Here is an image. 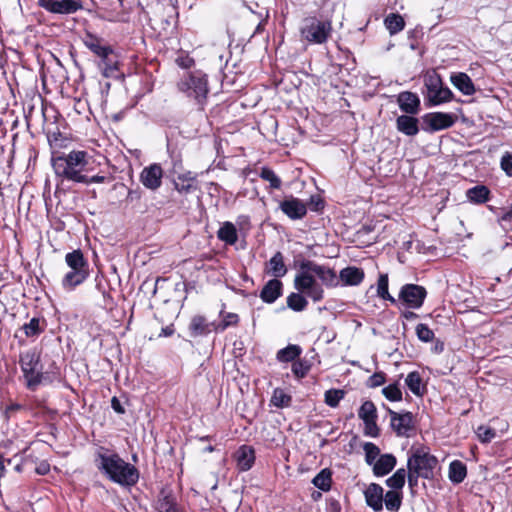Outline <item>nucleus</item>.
I'll return each mask as SVG.
<instances>
[{"label":"nucleus","instance_id":"c85d7f7f","mask_svg":"<svg viewBox=\"0 0 512 512\" xmlns=\"http://www.w3.org/2000/svg\"><path fill=\"white\" fill-rule=\"evenodd\" d=\"M217 236L221 241L229 245H233L238 240L237 230L233 223L224 222L217 232Z\"/></svg>","mask_w":512,"mask_h":512},{"label":"nucleus","instance_id":"a18cd8bd","mask_svg":"<svg viewBox=\"0 0 512 512\" xmlns=\"http://www.w3.org/2000/svg\"><path fill=\"white\" fill-rule=\"evenodd\" d=\"M416 335L420 341L425 343L431 342L434 339V332L423 323L416 326Z\"/></svg>","mask_w":512,"mask_h":512},{"label":"nucleus","instance_id":"6e6552de","mask_svg":"<svg viewBox=\"0 0 512 512\" xmlns=\"http://www.w3.org/2000/svg\"><path fill=\"white\" fill-rule=\"evenodd\" d=\"M294 287L297 291L305 294L314 302H319L324 297V290L321 285L307 269L300 267V271L296 274L294 279Z\"/></svg>","mask_w":512,"mask_h":512},{"label":"nucleus","instance_id":"4be33fe9","mask_svg":"<svg viewBox=\"0 0 512 512\" xmlns=\"http://www.w3.org/2000/svg\"><path fill=\"white\" fill-rule=\"evenodd\" d=\"M395 465L396 458L392 454H383L372 465L373 473L376 477H384Z\"/></svg>","mask_w":512,"mask_h":512},{"label":"nucleus","instance_id":"412c9836","mask_svg":"<svg viewBox=\"0 0 512 512\" xmlns=\"http://www.w3.org/2000/svg\"><path fill=\"white\" fill-rule=\"evenodd\" d=\"M83 42L89 50L101 57L103 60L107 59L112 53V49L109 46L102 45V40L90 33L85 35Z\"/></svg>","mask_w":512,"mask_h":512},{"label":"nucleus","instance_id":"09e8293b","mask_svg":"<svg viewBox=\"0 0 512 512\" xmlns=\"http://www.w3.org/2000/svg\"><path fill=\"white\" fill-rule=\"evenodd\" d=\"M25 335L28 337L37 336L42 331L40 328V321L37 318H32L29 323L23 326Z\"/></svg>","mask_w":512,"mask_h":512},{"label":"nucleus","instance_id":"f257e3e1","mask_svg":"<svg viewBox=\"0 0 512 512\" xmlns=\"http://www.w3.org/2000/svg\"><path fill=\"white\" fill-rule=\"evenodd\" d=\"M93 164V156L84 150H72L52 160L53 169L58 177L76 183L87 180V174L94 169Z\"/></svg>","mask_w":512,"mask_h":512},{"label":"nucleus","instance_id":"393cba45","mask_svg":"<svg viewBox=\"0 0 512 512\" xmlns=\"http://www.w3.org/2000/svg\"><path fill=\"white\" fill-rule=\"evenodd\" d=\"M282 283L278 279L269 280L263 287L260 297L266 303L275 302L281 295Z\"/></svg>","mask_w":512,"mask_h":512},{"label":"nucleus","instance_id":"9b49d317","mask_svg":"<svg viewBox=\"0 0 512 512\" xmlns=\"http://www.w3.org/2000/svg\"><path fill=\"white\" fill-rule=\"evenodd\" d=\"M38 4L56 14H72L82 8L80 0H38Z\"/></svg>","mask_w":512,"mask_h":512},{"label":"nucleus","instance_id":"5fc2aeb1","mask_svg":"<svg viewBox=\"0 0 512 512\" xmlns=\"http://www.w3.org/2000/svg\"><path fill=\"white\" fill-rule=\"evenodd\" d=\"M292 371L297 377L302 378L306 375L308 367L301 362H294L292 366Z\"/></svg>","mask_w":512,"mask_h":512},{"label":"nucleus","instance_id":"680f3d73","mask_svg":"<svg viewBox=\"0 0 512 512\" xmlns=\"http://www.w3.org/2000/svg\"><path fill=\"white\" fill-rule=\"evenodd\" d=\"M105 181V177L104 176H100V175H94L92 177H89L87 175V180L86 181H80L79 183H85V184H90V183H103Z\"/></svg>","mask_w":512,"mask_h":512},{"label":"nucleus","instance_id":"0e129e2a","mask_svg":"<svg viewBox=\"0 0 512 512\" xmlns=\"http://www.w3.org/2000/svg\"><path fill=\"white\" fill-rule=\"evenodd\" d=\"M500 220L503 223V225H505V223H507V222H512V209L510 211L504 213L501 216Z\"/></svg>","mask_w":512,"mask_h":512},{"label":"nucleus","instance_id":"603ef678","mask_svg":"<svg viewBox=\"0 0 512 512\" xmlns=\"http://www.w3.org/2000/svg\"><path fill=\"white\" fill-rule=\"evenodd\" d=\"M501 167L507 175L512 176V154H506L502 157Z\"/></svg>","mask_w":512,"mask_h":512},{"label":"nucleus","instance_id":"4c0bfd02","mask_svg":"<svg viewBox=\"0 0 512 512\" xmlns=\"http://www.w3.org/2000/svg\"><path fill=\"white\" fill-rule=\"evenodd\" d=\"M467 474L466 465L460 460H454L449 465L450 480H464Z\"/></svg>","mask_w":512,"mask_h":512},{"label":"nucleus","instance_id":"2f4dec72","mask_svg":"<svg viewBox=\"0 0 512 512\" xmlns=\"http://www.w3.org/2000/svg\"><path fill=\"white\" fill-rule=\"evenodd\" d=\"M405 383L409 390L416 396H421L424 393L425 387L422 384V378L417 371L410 372Z\"/></svg>","mask_w":512,"mask_h":512},{"label":"nucleus","instance_id":"ddd939ff","mask_svg":"<svg viewBox=\"0 0 512 512\" xmlns=\"http://www.w3.org/2000/svg\"><path fill=\"white\" fill-rule=\"evenodd\" d=\"M423 121L431 131H439L454 125L456 117L450 113L432 112L423 116Z\"/></svg>","mask_w":512,"mask_h":512},{"label":"nucleus","instance_id":"1a4fd4ad","mask_svg":"<svg viewBox=\"0 0 512 512\" xmlns=\"http://www.w3.org/2000/svg\"><path fill=\"white\" fill-rule=\"evenodd\" d=\"M178 89L188 97L201 102L208 93L207 79L200 73L189 74L178 82Z\"/></svg>","mask_w":512,"mask_h":512},{"label":"nucleus","instance_id":"de8ad7c7","mask_svg":"<svg viewBox=\"0 0 512 512\" xmlns=\"http://www.w3.org/2000/svg\"><path fill=\"white\" fill-rule=\"evenodd\" d=\"M477 436L481 442L488 443L496 436V432L489 426L481 425L477 429Z\"/></svg>","mask_w":512,"mask_h":512},{"label":"nucleus","instance_id":"69168bd1","mask_svg":"<svg viewBox=\"0 0 512 512\" xmlns=\"http://www.w3.org/2000/svg\"><path fill=\"white\" fill-rule=\"evenodd\" d=\"M174 333V329L172 327H165L162 329L160 336H171Z\"/></svg>","mask_w":512,"mask_h":512},{"label":"nucleus","instance_id":"4d7b16f0","mask_svg":"<svg viewBox=\"0 0 512 512\" xmlns=\"http://www.w3.org/2000/svg\"><path fill=\"white\" fill-rule=\"evenodd\" d=\"M111 406H112L113 410L115 412H117L118 414H124L125 413V409H124V407L122 406L120 400L117 397H113L112 398Z\"/></svg>","mask_w":512,"mask_h":512},{"label":"nucleus","instance_id":"774afa93","mask_svg":"<svg viewBox=\"0 0 512 512\" xmlns=\"http://www.w3.org/2000/svg\"><path fill=\"white\" fill-rule=\"evenodd\" d=\"M402 316L407 319V320H410V319H414L417 317V314L412 312V311H404L402 313Z\"/></svg>","mask_w":512,"mask_h":512},{"label":"nucleus","instance_id":"f8f14e48","mask_svg":"<svg viewBox=\"0 0 512 512\" xmlns=\"http://www.w3.org/2000/svg\"><path fill=\"white\" fill-rule=\"evenodd\" d=\"M158 512H182L177 503V497L170 484H165L159 492L155 503Z\"/></svg>","mask_w":512,"mask_h":512},{"label":"nucleus","instance_id":"79ce46f5","mask_svg":"<svg viewBox=\"0 0 512 512\" xmlns=\"http://www.w3.org/2000/svg\"><path fill=\"white\" fill-rule=\"evenodd\" d=\"M190 331L193 335H201L206 332L207 324L206 320L202 316H194L190 322Z\"/></svg>","mask_w":512,"mask_h":512},{"label":"nucleus","instance_id":"a19ab883","mask_svg":"<svg viewBox=\"0 0 512 512\" xmlns=\"http://www.w3.org/2000/svg\"><path fill=\"white\" fill-rule=\"evenodd\" d=\"M365 452V459L369 465H373L374 462L381 456L380 449L373 443L367 442L363 445Z\"/></svg>","mask_w":512,"mask_h":512},{"label":"nucleus","instance_id":"dca6fc26","mask_svg":"<svg viewBox=\"0 0 512 512\" xmlns=\"http://www.w3.org/2000/svg\"><path fill=\"white\" fill-rule=\"evenodd\" d=\"M406 482H386L391 488L385 496L383 495V501L385 502L386 509L389 511L396 512L400 509L402 504L401 490Z\"/></svg>","mask_w":512,"mask_h":512},{"label":"nucleus","instance_id":"e433bc0d","mask_svg":"<svg viewBox=\"0 0 512 512\" xmlns=\"http://www.w3.org/2000/svg\"><path fill=\"white\" fill-rule=\"evenodd\" d=\"M308 302L306 298L299 293H291L287 297V306L293 311L300 312L306 309Z\"/></svg>","mask_w":512,"mask_h":512},{"label":"nucleus","instance_id":"bb28decb","mask_svg":"<svg viewBox=\"0 0 512 512\" xmlns=\"http://www.w3.org/2000/svg\"><path fill=\"white\" fill-rule=\"evenodd\" d=\"M236 458L239 468L241 470H248L255 460L254 449L250 446L243 445L236 452Z\"/></svg>","mask_w":512,"mask_h":512},{"label":"nucleus","instance_id":"37998d69","mask_svg":"<svg viewBox=\"0 0 512 512\" xmlns=\"http://www.w3.org/2000/svg\"><path fill=\"white\" fill-rule=\"evenodd\" d=\"M344 391L340 389H330L325 392V403L330 407H336L344 397Z\"/></svg>","mask_w":512,"mask_h":512},{"label":"nucleus","instance_id":"2eb2a0df","mask_svg":"<svg viewBox=\"0 0 512 512\" xmlns=\"http://www.w3.org/2000/svg\"><path fill=\"white\" fill-rule=\"evenodd\" d=\"M301 268L307 269L313 276H317L326 286H335L337 284L335 272L325 266L306 261L301 264Z\"/></svg>","mask_w":512,"mask_h":512},{"label":"nucleus","instance_id":"f704fd0d","mask_svg":"<svg viewBox=\"0 0 512 512\" xmlns=\"http://www.w3.org/2000/svg\"><path fill=\"white\" fill-rule=\"evenodd\" d=\"M291 400V396L287 394L283 389L276 388L273 391L270 402L275 407L284 408L291 404Z\"/></svg>","mask_w":512,"mask_h":512},{"label":"nucleus","instance_id":"c9c22d12","mask_svg":"<svg viewBox=\"0 0 512 512\" xmlns=\"http://www.w3.org/2000/svg\"><path fill=\"white\" fill-rule=\"evenodd\" d=\"M222 320L215 326L216 332H223L231 326H236L239 322V316L236 313H225L221 311Z\"/></svg>","mask_w":512,"mask_h":512},{"label":"nucleus","instance_id":"58836bf2","mask_svg":"<svg viewBox=\"0 0 512 512\" xmlns=\"http://www.w3.org/2000/svg\"><path fill=\"white\" fill-rule=\"evenodd\" d=\"M301 353L298 345H288L277 353V359L281 362H290L297 358Z\"/></svg>","mask_w":512,"mask_h":512},{"label":"nucleus","instance_id":"a878e982","mask_svg":"<svg viewBox=\"0 0 512 512\" xmlns=\"http://www.w3.org/2000/svg\"><path fill=\"white\" fill-rule=\"evenodd\" d=\"M398 131L407 136H415L419 132L418 120L409 115H401L396 120Z\"/></svg>","mask_w":512,"mask_h":512},{"label":"nucleus","instance_id":"423d86ee","mask_svg":"<svg viewBox=\"0 0 512 512\" xmlns=\"http://www.w3.org/2000/svg\"><path fill=\"white\" fill-rule=\"evenodd\" d=\"M424 85L427 90L425 99L428 106H438L450 102L454 97L453 92L443 85L442 79L437 73L427 74L424 78Z\"/></svg>","mask_w":512,"mask_h":512},{"label":"nucleus","instance_id":"5701e85b","mask_svg":"<svg viewBox=\"0 0 512 512\" xmlns=\"http://www.w3.org/2000/svg\"><path fill=\"white\" fill-rule=\"evenodd\" d=\"M364 271L358 267L350 266L342 269L339 274V278L343 285L346 286H357L364 279Z\"/></svg>","mask_w":512,"mask_h":512},{"label":"nucleus","instance_id":"72a5a7b5","mask_svg":"<svg viewBox=\"0 0 512 512\" xmlns=\"http://www.w3.org/2000/svg\"><path fill=\"white\" fill-rule=\"evenodd\" d=\"M194 181L195 176L192 172L181 174L175 181V189L180 193H188L192 189Z\"/></svg>","mask_w":512,"mask_h":512},{"label":"nucleus","instance_id":"bf43d9fd","mask_svg":"<svg viewBox=\"0 0 512 512\" xmlns=\"http://www.w3.org/2000/svg\"><path fill=\"white\" fill-rule=\"evenodd\" d=\"M20 409H22V406L20 404H16V403L10 404L5 409V415L7 418H9L14 412H16Z\"/></svg>","mask_w":512,"mask_h":512},{"label":"nucleus","instance_id":"13d9d810","mask_svg":"<svg viewBox=\"0 0 512 512\" xmlns=\"http://www.w3.org/2000/svg\"><path fill=\"white\" fill-rule=\"evenodd\" d=\"M332 472L325 468L321 470L312 480H331Z\"/></svg>","mask_w":512,"mask_h":512},{"label":"nucleus","instance_id":"052dcab7","mask_svg":"<svg viewBox=\"0 0 512 512\" xmlns=\"http://www.w3.org/2000/svg\"><path fill=\"white\" fill-rule=\"evenodd\" d=\"M321 492H328L332 488V482H312Z\"/></svg>","mask_w":512,"mask_h":512},{"label":"nucleus","instance_id":"39448f33","mask_svg":"<svg viewBox=\"0 0 512 512\" xmlns=\"http://www.w3.org/2000/svg\"><path fill=\"white\" fill-rule=\"evenodd\" d=\"M332 24L316 17L305 18L300 26L301 40L310 44H323L330 37Z\"/></svg>","mask_w":512,"mask_h":512},{"label":"nucleus","instance_id":"aec40b11","mask_svg":"<svg viewBox=\"0 0 512 512\" xmlns=\"http://www.w3.org/2000/svg\"><path fill=\"white\" fill-rule=\"evenodd\" d=\"M397 102L400 109L407 114H416L419 110V97L409 91L402 92L398 95Z\"/></svg>","mask_w":512,"mask_h":512},{"label":"nucleus","instance_id":"0eeeda50","mask_svg":"<svg viewBox=\"0 0 512 512\" xmlns=\"http://www.w3.org/2000/svg\"><path fill=\"white\" fill-rule=\"evenodd\" d=\"M20 365L27 387L35 390L43 378L39 356L33 351H27L20 356Z\"/></svg>","mask_w":512,"mask_h":512},{"label":"nucleus","instance_id":"8fccbe9b","mask_svg":"<svg viewBox=\"0 0 512 512\" xmlns=\"http://www.w3.org/2000/svg\"><path fill=\"white\" fill-rule=\"evenodd\" d=\"M376 420L377 419L363 421L365 425L364 432L366 435L371 437H377L379 435V428Z\"/></svg>","mask_w":512,"mask_h":512},{"label":"nucleus","instance_id":"c756f323","mask_svg":"<svg viewBox=\"0 0 512 512\" xmlns=\"http://www.w3.org/2000/svg\"><path fill=\"white\" fill-rule=\"evenodd\" d=\"M490 191L484 185H477L467 190V198L476 204H482L489 200Z\"/></svg>","mask_w":512,"mask_h":512},{"label":"nucleus","instance_id":"e2e57ef3","mask_svg":"<svg viewBox=\"0 0 512 512\" xmlns=\"http://www.w3.org/2000/svg\"><path fill=\"white\" fill-rule=\"evenodd\" d=\"M406 471L404 469H399L395 472L393 476L388 478L387 480H405Z\"/></svg>","mask_w":512,"mask_h":512},{"label":"nucleus","instance_id":"c03bdc74","mask_svg":"<svg viewBox=\"0 0 512 512\" xmlns=\"http://www.w3.org/2000/svg\"><path fill=\"white\" fill-rule=\"evenodd\" d=\"M260 177L263 180L268 181L270 186L274 189H279L281 187V179L269 168H262Z\"/></svg>","mask_w":512,"mask_h":512},{"label":"nucleus","instance_id":"7ed1b4c3","mask_svg":"<svg viewBox=\"0 0 512 512\" xmlns=\"http://www.w3.org/2000/svg\"><path fill=\"white\" fill-rule=\"evenodd\" d=\"M437 463L436 457L430 455L426 448H412L407 460L409 480L413 478H433Z\"/></svg>","mask_w":512,"mask_h":512},{"label":"nucleus","instance_id":"f03ea898","mask_svg":"<svg viewBox=\"0 0 512 512\" xmlns=\"http://www.w3.org/2000/svg\"><path fill=\"white\" fill-rule=\"evenodd\" d=\"M99 469L103 470L110 480H137V468L126 462L117 453L100 447L96 453Z\"/></svg>","mask_w":512,"mask_h":512},{"label":"nucleus","instance_id":"9d476101","mask_svg":"<svg viewBox=\"0 0 512 512\" xmlns=\"http://www.w3.org/2000/svg\"><path fill=\"white\" fill-rule=\"evenodd\" d=\"M427 291L417 284H405L401 287L398 302L410 309H419L426 298Z\"/></svg>","mask_w":512,"mask_h":512},{"label":"nucleus","instance_id":"473e14b6","mask_svg":"<svg viewBox=\"0 0 512 512\" xmlns=\"http://www.w3.org/2000/svg\"><path fill=\"white\" fill-rule=\"evenodd\" d=\"M385 26L390 32V34H396L404 29L405 21L403 17L399 14H389L385 18Z\"/></svg>","mask_w":512,"mask_h":512},{"label":"nucleus","instance_id":"864d4df0","mask_svg":"<svg viewBox=\"0 0 512 512\" xmlns=\"http://www.w3.org/2000/svg\"><path fill=\"white\" fill-rule=\"evenodd\" d=\"M326 512H341V505L335 498L326 499Z\"/></svg>","mask_w":512,"mask_h":512},{"label":"nucleus","instance_id":"49530a36","mask_svg":"<svg viewBox=\"0 0 512 512\" xmlns=\"http://www.w3.org/2000/svg\"><path fill=\"white\" fill-rule=\"evenodd\" d=\"M382 393L390 401H400L402 399V392L397 384L384 387Z\"/></svg>","mask_w":512,"mask_h":512},{"label":"nucleus","instance_id":"6ab92c4d","mask_svg":"<svg viewBox=\"0 0 512 512\" xmlns=\"http://www.w3.org/2000/svg\"><path fill=\"white\" fill-rule=\"evenodd\" d=\"M383 492V488L375 482H371L365 490L366 503L375 512L383 509Z\"/></svg>","mask_w":512,"mask_h":512},{"label":"nucleus","instance_id":"cd10ccee","mask_svg":"<svg viewBox=\"0 0 512 512\" xmlns=\"http://www.w3.org/2000/svg\"><path fill=\"white\" fill-rule=\"evenodd\" d=\"M267 272L276 278L283 277L287 273L284 257L281 252H276L269 260Z\"/></svg>","mask_w":512,"mask_h":512},{"label":"nucleus","instance_id":"4468645a","mask_svg":"<svg viewBox=\"0 0 512 512\" xmlns=\"http://www.w3.org/2000/svg\"><path fill=\"white\" fill-rule=\"evenodd\" d=\"M163 169L157 164L145 167L140 174V182L150 190H157L162 184Z\"/></svg>","mask_w":512,"mask_h":512},{"label":"nucleus","instance_id":"3c124183","mask_svg":"<svg viewBox=\"0 0 512 512\" xmlns=\"http://www.w3.org/2000/svg\"><path fill=\"white\" fill-rule=\"evenodd\" d=\"M385 383V374L382 372H376L368 379V386L375 388Z\"/></svg>","mask_w":512,"mask_h":512},{"label":"nucleus","instance_id":"ea45409f","mask_svg":"<svg viewBox=\"0 0 512 512\" xmlns=\"http://www.w3.org/2000/svg\"><path fill=\"white\" fill-rule=\"evenodd\" d=\"M358 416L363 421L377 419V410L374 403L365 401L358 411Z\"/></svg>","mask_w":512,"mask_h":512},{"label":"nucleus","instance_id":"6e6d98bb","mask_svg":"<svg viewBox=\"0 0 512 512\" xmlns=\"http://www.w3.org/2000/svg\"><path fill=\"white\" fill-rule=\"evenodd\" d=\"M176 63L182 68H190L194 64V60L188 56L178 57Z\"/></svg>","mask_w":512,"mask_h":512},{"label":"nucleus","instance_id":"b1692460","mask_svg":"<svg viewBox=\"0 0 512 512\" xmlns=\"http://www.w3.org/2000/svg\"><path fill=\"white\" fill-rule=\"evenodd\" d=\"M451 83L464 95H473L476 91L471 78L463 72L455 73L450 76Z\"/></svg>","mask_w":512,"mask_h":512},{"label":"nucleus","instance_id":"f3484780","mask_svg":"<svg viewBox=\"0 0 512 512\" xmlns=\"http://www.w3.org/2000/svg\"><path fill=\"white\" fill-rule=\"evenodd\" d=\"M280 209L290 219H302L307 213V207L298 198L290 197L280 203Z\"/></svg>","mask_w":512,"mask_h":512},{"label":"nucleus","instance_id":"7c9ffc66","mask_svg":"<svg viewBox=\"0 0 512 512\" xmlns=\"http://www.w3.org/2000/svg\"><path fill=\"white\" fill-rule=\"evenodd\" d=\"M389 279L388 274L381 273L379 274L376 286V293L379 298L382 300H386L391 302L392 304H396L397 300L389 293L388 291Z\"/></svg>","mask_w":512,"mask_h":512},{"label":"nucleus","instance_id":"338daca9","mask_svg":"<svg viewBox=\"0 0 512 512\" xmlns=\"http://www.w3.org/2000/svg\"><path fill=\"white\" fill-rule=\"evenodd\" d=\"M322 497V492L320 490H313L311 493V498L314 501H319Z\"/></svg>","mask_w":512,"mask_h":512},{"label":"nucleus","instance_id":"20e7f679","mask_svg":"<svg viewBox=\"0 0 512 512\" xmlns=\"http://www.w3.org/2000/svg\"><path fill=\"white\" fill-rule=\"evenodd\" d=\"M65 262L70 271L62 279V285L67 290H73L88 277V264L81 250H74L65 256Z\"/></svg>","mask_w":512,"mask_h":512},{"label":"nucleus","instance_id":"a211bd4d","mask_svg":"<svg viewBox=\"0 0 512 512\" xmlns=\"http://www.w3.org/2000/svg\"><path fill=\"white\" fill-rule=\"evenodd\" d=\"M391 426L398 436H408L409 432L413 428V417L412 414L407 412L399 414L394 411H390Z\"/></svg>","mask_w":512,"mask_h":512}]
</instances>
